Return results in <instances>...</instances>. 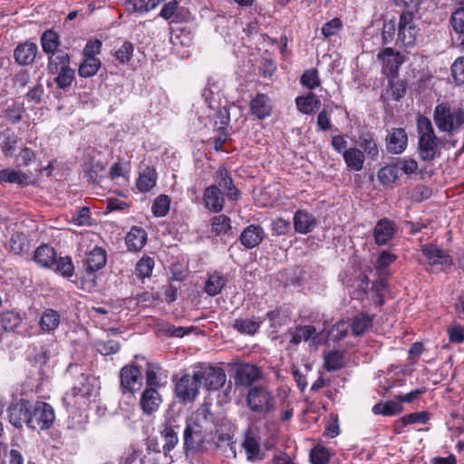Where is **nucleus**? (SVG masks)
Listing matches in <instances>:
<instances>
[{
    "label": "nucleus",
    "mask_w": 464,
    "mask_h": 464,
    "mask_svg": "<svg viewBox=\"0 0 464 464\" xmlns=\"http://www.w3.org/2000/svg\"><path fill=\"white\" fill-rule=\"evenodd\" d=\"M214 416L208 406L194 411L184 430V449L187 453L200 452L213 441Z\"/></svg>",
    "instance_id": "nucleus-1"
},
{
    "label": "nucleus",
    "mask_w": 464,
    "mask_h": 464,
    "mask_svg": "<svg viewBox=\"0 0 464 464\" xmlns=\"http://www.w3.org/2000/svg\"><path fill=\"white\" fill-rule=\"evenodd\" d=\"M417 130L420 158L424 161H430L439 157L440 154V142L435 134L430 120L425 116H419L417 119Z\"/></svg>",
    "instance_id": "nucleus-2"
},
{
    "label": "nucleus",
    "mask_w": 464,
    "mask_h": 464,
    "mask_svg": "<svg viewBox=\"0 0 464 464\" xmlns=\"http://www.w3.org/2000/svg\"><path fill=\"white\" fill-rule=\"evenodd\" d=\"M433 119L440 131L454 133L464 125V111L448 102H441L435 107Z\"/></svg>",
    "instance_id": "nucleus-3"
},
{
    "label": "nucleus",
    "mask_w": 464,
    "mask_h": 464,
    "mask_svg": "<svg viewBox=\"0 0 464 464\" xmlns=\"http://www.w3.org/2000/svg\"><path fill=\"white\" fill-rule=\"evenodd\" d=\"M70 57L68 53L60 51L53 57H49L48 72L53 75L58 87L64 89L71 85L74 71L69 67Z\"/></svg>",
    "instance_id": "nucleus-4"
},
{
    "label": "nucleus",
    "mask_w": 464,
    "mask_h": 464,
    "mask_svg": "<svg viewBox=\"0 0 464 464\" xmlns=\"http://www.w3.org/2000/svg\"><path fill=\"white\" fill-rule=\"evenodd\" d=\"M246 403L252 411L266 414L275 410L276 400L266 387L254 386L248 391Z\"/></svg>",
    "instance_id": "nucleus-5"
},
{
    "label": "nucleus",
    "mask_w": 464,
    "mask_h": 464,
    "mask_svg": "<svg viewBox=\"0 0 464 464\" xmlns=\"http://www.w3.org/2000/svg\"><path fill=\"white\" fill-rule=\"evenodd\" d=\"M420 251L425 257L423 264L430 266V272L445 271L453 264L451 256L435 245H423Z\"/></svg>",
    "instance_id": "nucleus-6"
},
{
    "label": "nucleus",
    "mask_w": 464,
    "mask_h": 464,
    "mask_svg": "<svg viewBox=\"0 0 464 464\" xmlns=\"http://www.w3.org/2000/svg\"><path fill=\"white\" fill-rule=\"evenodd\" d=\"M322 332H318L314 325H295L289 328L285 337L291 345H298L301 342L307 343L310 346L317 348L321 344Z\"/></svg>",
    "instance_id": "nucleus-7"
},
{
    "label": "nucleus",
    "mask_w": 464,
    "mask_h": 464,
    "mask_svg": "<svg viewBox=\"0 0 464 464\" xmlns=\"http://www.w3.org/2000/svg\"><path fill=\"white\" fill-rule=\"evenodd\" d=\"M55 420L53 408L44 401L31 403V416L29 418V428L32 430L49 429Z\"/></svg>",
    "instance_id": "nucleus-8"
},
{
    "label": "nucleus",
    "mask_w": 464,
    "mask_h": 464,
    "mask_svg": "<svg viewBox=\"0 0 464 464\" xmlns=\"http://www.w3.org/2000/svg\"><path fill=\"white\" fill-rule=\"evenodd\" d=\"M414 17L411 13H402L398 23L397 42L404 46H412L419 34Z\"/></svg>",
    "instance_id": "nucleus-9"
},
{
    "label": "nucleus",
    "mask_w": 464,
    "mask_h": 464,
    "mask_svg": "<svg viewBox=\"0 0 464 464\" xmlns=\"http://www.w3.org/2000/svg\"><path fill=\"white\" fill-rule=\"evenodd\" d=\"M200 383L196 371L193 374H185L178 380L175 386L176 396L184 402L193 401L198 395Z\"/></svg>",
    "instance_id": "nucleus-10"
},
{
    "label": "nucleus",
    "mask_w": 464,
    "mask_h": 464,
    "mask_svg": "<svg viewBox=\"0 0 464 464\" xmlns=\"http://www.w3.org/2000/svg\"><path fill=\"white\" fill-rule=\"evenodd\" d=\"M199 383L209 391H217L221 388L227 380L226 373L221 368L207 367L196 371Z\"/></svg>",
    "instance_id": "nucleus-11"
},
{
    "label": "nucleus",
    "mask_w": 464,
    "mask_h": 464,
    "mask_svg": "<svg viewBox=\"0 0 464 464\" xmlns=\"http://www.w3.org/2000/svg\"><path fill=\"white\" fill-rule=\"evenodd\" d=\"M121 389L123 393H134L142 384L140 370L135 365H125L120 372Z\"/></svg>",
    "instance_id": "nucleus-12"
},
{
    "label": "nucleus",
    "mask_w": 464,
    "mask_h": 464,
    "mask_svg": "<svg viewBox=\"0 0 464 464\" xmlns=\"http://www.w3.org/2000/svg\"><path fill=\"white\" fill-rule=\"evenodd\" d=\"M31 416V402L21 400L12 403L8 408V418L10 423L16 427L22 428L26 424L29 428V418Z\"/></svg>",
    "instance_id": "nucleus-13"
},
{
    "label": "nucleus",
    "mask_w": 464,
    "mask_h": 464,
    "mask_svg": "<svg viewBox=\"0 0 464 464\" xmlns=\"http://www.w3.org/2000/svg\"><path fill=\"white\" fill-rule=\"evenodd\" d=\"M295 231L306 235L311 233L317 225L315 217L306 210H297L293 218Z\"/></svg>",
    "instance_id": "nucleus-14"
},
{
    "label": "nucleus",
    "mask_w": 464,
    "mask_h": 464,
    "mask_svg": "<svg viewBox=\"0 0 464 464\" xmlns=\"http://www.w3.org/2000/svg\"><path fill=\"white\" fill-rule=\"evenodd\" d=\"M265 237V231L258 225H249L244 228L240 235L241 244L247 249L257 246Z\"/></svg>",
    "instance_id": "nucleus-15"
},
{
    "label": "nucleus",
    "mask_w": 464,
    "mask_h": 464,
    "mask_svg": "<svg viewBox=\"0 0 464 464\" xmlns=\"http://www.w3.org/2000/svg\"><path fill=\"white\" fill-rule=\"evenodd\" d=\"M408 143V136L404 129H393L387 136V150L393 154L402 153Z\"/></svg>",
    "instance_id": "nucleus-16"
},
{
    "label": "nucleus",
    "mask_w": 464,
    "mask_h": 464,
    "mask_svg": "<svg viewBox=\"0 0 464 464\" xmlns=\"http://www.w3.org/2000/svg\"><path fill=\"white\" fill-rule=\"evenodd\" d=\"M248 461L256 462L264 459V452H262L259 440L249 430L245 435V440L242 444Z\"/></svg>",
    "instance_id": "nucleus-17"
},
{
    "label": "nucleus",
    "mask_w": 464,
    "mask_h": 464,
    "mask_svg": "<svg viewBox=\"0 0 464 464\" xmlns=\"http://www.w3.org/2000/svg\"><path fill=\"white\" fill-rule=\"evenodd\" d=\"M203 202L210 211H221L224 207V198L220 189L214 185L208 187L204 191Z\"/></svg>",
    "instance_id": "nucleus-18"
},
{
    "label": "nucleus",
    "mask_w": 464,
    "mask_h": 464,
    "mask_svg": "<svg viewBox=\"0 0 464 464\" xmlns=\"http://www.w3.org/2000/svg\"><path fill=\"white\" fill-rule=\"evenodd\" d=\"M395 232V225L392 221L388 218L380 219L373 231V236L376 244L378 245H385L387 244L392 237H393Z\"/></svg>",
    "instance_id": "nucleus-19"
},
{
    "label": "nucleus",
    "mask_w": 464,
    "mask_h": 464,
    "mask_svg": "<svg viewBox=\"0 0 464 464\" xmlns=\"http://www.w3.org/2000/svg\"><path fill=\"white\" fill-rule=\"evenodd\" d=\"M250 110L252 114L259 120L270 116L272 112V103L269 97L263 93L257 94L250 102Z\"/></svg>",
    "instance_id": "nucleus-20"
},
{
    "label": "nucleus",
    "mask_w": 464,
    "mask_h": 464,
    "mask_svg": "<svg viewBox=\"0 0 464 464\" xmlns=\"http://www.w3.org/2000/svg\"><path fill=\"white\" fill-rule=\"evenodd\" d=\"M38 47L34 43L25 42L14 50V59L21 65L31 64L37 54Z\"/></svg>",
    "instance_id": "nucleus-21"
},
{
    "label": "nucleus",
    "mask_w": 464,
    "mask_h": 464,
    "mask_svg": "<svg viewBox=\"0 0 464 464\" xmlns=\"http://www.w3.org/2000/svg\"><path fill=\"white\" fill-rule=\"evenodd\" d=\"M140 403L143 412L149 415L158 410L161 397L155 388H149L142 392Z\"/></svg>",
    "instance_id": "nucleus-22"
},
{
    "label": "nucleus",
    "mask_w": 464,
    "mask_h": 464,
    "mask_svg": "<svg viewBox=\"0 0 464 464\" xmlns=\"http://www.w3.org/2000/svg\"><path fill=\"white\" fill-rule=\"evenodd\" d=\"M261 375L259 368L253 364H242L237 369V382L241 385H250Z\"/></svg>",
    "instance_id": "nucleus-23"
},
{
    "label": "nucleus",
    "mask_w": 464,
    "mask_h": 464,
    "mask_svg": "<svg viewBox=\"0 0 464 464\" xmlns=\"http://www.w3.org/2000/svg\"><path fill=\"white\" fill-rule=\"evenodd\" d=\"M34 260L42 267H50L55 263L56 253L52 246L43 244L35 249Z\"/></svg>",
    "instance_id": "nucleus-24"
},
{
    "label": "nucleus",
    "mask_w": 464,
    "mask_h": 464,
    "mask_svg": "<svg viewBox=\"0 0 464 464\" xmlns=\"http://www.w3.org/2000/svg\"><path fill=\"white\" fill-rule=\"evenodd\" d=\"M106 252L102 247H94L86 257V270L93 273L102 269L106 264Z\"/></svg>",
    "instance_id": "nucleus-25"
},
{
    "label": "nucleus",
    "mask_w": 464,
    "mask_h": 464,
    "mask_svg": "<svg viewBox=\"0 0 464 464\" xmlns=\"http://www.w3.org/2000/svg\"><path fill=\"white\" fill-rule=\"evenodd\" d=\"M343 160L348 168L354 171H360L364 164V153L357 148H349L343 151Z\"/></svg>",
    "instance_id": "nucleus-26"
},
{
    "label": "nucleus",
    "mask_w": 464,
    "mask_h": 464,
    "mask_svg": "<svg viewBox=\"0 0 464 464\" xmlns=\"http://www.w3.org/2000/svg\"><path fill=\"white\" fill-rule=\"evenodd\" d=\"M295 104L299 111L304 114H312L321 104L318 97L313 92L295 98Z\"/></svg>",
    "instance_id": "nucleus-27"
},
{
    "label": "nucleus",
    "mask_w": 464,
    "mask_h": 464,
    "mask_svg": "<svg viewBox=\"0 0 464 464\" xmlns=\"http://www.w3.org/2000/svg\"><path fill=\"white\" fill-rule=\"evenodd\" d=\"M147 240V234L144 229L140 227H132L126 236V245L130 251L140 250Z\"/></svg>",
    "instance_id": "nucleus-28"
},
{
    "label": "nucleus",
    "mask_w": 464,
    "mask_h": 464,
    "mask_svg": "<svg viewBox=\"0 0 464 464\" xmlns=\"http://www.w3.org/2000/svg\"><path fill=\"white\" fill-rule=\"evenodd\" d=\"M157 180V173L153 168L146 167L140 174L136 186L140 192H149L151 190Z\"/></svg>",
    "instance_id": "nucleus-29"
},
{
    "label": "nucleus",
    "mask_w": 464,
    "mask_h": 464,
    "mask_svg": "<svg viewBox=\"0 0 464 464\" xmlns=\"http://www.w3.org/2000/svg\"><path fill=\"white\" fill-rule=\"evenodd\" d=\"M226 283L227 279L223 275L218 272H213L208 275L206 280L205 292L210 296H215L222 291Z\"/></svg>",
    "instance_id": "nucleus-30"
},
{
    "label": "nucleus",
    "mask_w": 464,
    "mask_h": 464,
    "mask_svg": "<svg viewBox=\"0 0 464 464\" xmlns=\"http://www.w3.org/2000/svg\"><path fill=\"white\" fill-rule=\"evenodd\" d=\"M41 44L43 51L47 54H51L50 57L55 56L56 53L61 51L57 50L59 45V36L53 30H47L42 34Z\"/></svg>",
    "instance_id": "nucleus-31"
},
{
    "label": "nucleus",
    "mask_w": 464,
    "mask_h": 464,
    "mask_svg": "<svg viewBox=\"0 0 464 464\" xmlns=\"http://www.w3.org/2000/svg\"><path fill=\"white\" fill-rule=\"evenodd\" d=\"M61 316L53 309H45L41 316L39 324L44 332L54 331L60 324Z\"/></svg>",
    "instance_id": "nucleus-32"
},
{
    "label": "nucleus",
    "mask_w": 464,
    "mask_h": 464,
    "mask_svg": "<svg viewBox=\"0 0 464 464\" xmlns=\"http://www.w3.org/2000/svg\"><path fill=\"white\" fill-rule=\"evenodd\" d=\"M10 249L16 255H25L30 250V243L26 236L21 232H14L10 238Z\"/></svg>",
    "instance_id": "nucleus-33"
},
{
    "label": "nucleus",
    "mask_w": 464,
    "mask_h": 464,
    "mask_svg": "<svg viewBox=\"0 0 464 464\" xmlns=\"http://www.w3.org/2000/svg\"><path fill=\"white\" fill-rule=\"evenodd\" d=\"M378 59L381 60L383 65L392 72L396 71L401 63L400 54L395 53L392 48L383 49L378 53Z\"/></svg>",
    "instance_id": "nucleus-34"
},
{
    "label": "nucleus",
    "mask_w": 464,
    "mask_h": 464,
    "mask_svg": "<svg viewBox=\"0 0 464 464\" xmlns=\"http://www.w3.org/2000/svg\"><path fill=\"white\" fill-rule=\"evenodd\" d=\"M63 403L67 408L72 409H83L87 407L90 402V399L85 397L84 395L79 393L75 390H72L70 392H67L63 399Z\"/></svg>",
    "instance_id": "nucleus-35"
},
{
    "label": "nucleus",
    "mask_w": 464,
    "mask_h": 464,
    "mask_svg": "<svg viewBox=\"0 0 464 464\" xmlns=\"http://www.w3.org/2000/svg\"><path fill=\"white\" fill-rule=\"evenodd\" d=\"M163 439L162 450L165 454L170 452L179 442L178 432L170 425H166L160 432Z\"/></svg>",
    "instance_id": "nucleus-36"
},
{
    "label": "nucleus",
    "mask_w": 464,
    "mask_h": 464,
    "mask_svg": "<svg viewBox=\"0 0 464 464\" xmlns=\"http://www.w3.org/2000/svg\"><path fill=\"white\" fill-rule=\"evenodd\" d=\"M400 172L396 163L387 165L378 171V179L382 185L394 183L399 178Z\"/></svg>",
    "instance_id": "nucleus-37"
},
{
    "label": "nucleus",
    "mask_w": 464,
    "mask_h": 464,
    "mask_svg": "<svg viewBox=\"0 0 464 464\" xmlns=\"http://www.w3.org/2000/svg\"><path fill=\"white\" fill-rule=\"evenodd\" d=\"M402 411L400 401H389L385 403H377L372 407L374 414L392 416Z\"/></svg>",
    "instance_id": "nucleus-38"
},
{
    "label": "nucleus",
    "mask_w": 464,
    "mask_h": 464,
    "mask_svg": "<svg viewBox=\"0 0 464 464\" xmlns=\"http://www.w3.org/2000/svg\"><path fill=\"white\" fill-rule=\"evenodd\" d=\"M217 182L224 190H227L230 198H236L237 189L233 186V181L226 169H218L217 171Z\"/></svg>",
    "instance_id": "nucleus-39"
},
{
    "label": "nucleus",
    "mask_w": 464,
    "mask_h": 464,
    "mask_svg": "<svg viewBox=\"0 0 464 464\" xmlns=\"http://www.w3.org/2000/svg\"><path fill=\"white\" fill-rule=\"evenodd\" d=\"M101 67V62L96 57H84L83 62L79 67V74L82 77H92L93 76Z\"/></svg>",
    "instance_id": "nucleus-40"
},
{
    "label": "nucleus",
    "mask_w": 464,
    "mask_h": 464,
    "mask_svg": "<svg viewBox=\"0 0 464 464\" xmlns=\"http://www.w3.org/2000/svg\"><path fill=\"white\" fill-rule=\"evenodd\" d=\"M2 179L3 182L15 183L18 185H26L29 182V176L20 170L14 169H3Z\"/></svg>",
    "instance_id": "nucleus-41"
},
{
    "label": "nucleus",
    "mask_w": 464,
    "mask_h": 464,
    "mask_svg": "<svg viewBox=\"0 0 464 464\" xmlns=\"http://www.w3.org/2000/svg\"><path fill=\"white\" fill-rule=\"evenodd\" d=\"M162 369L160 366L154 362H148L146 368V382L148 385L154 388L159 386L161 381Z\"/></svg>",
    "instance_id": "nucleus-42"
},
{
    "label": "nucleus",
    "mask_w": 464,
    "mask_h": 464,
    "mask_svg": "<svg viewBox=\"0 0 464 464\" xmlns=\"http://www.w3.org/2000/svg\"><path fill=\"white\" fill-rule=\"evenodd\" d=\"M212 230L218 236L228 235L231 230L230 219L225 215L216 216L211 219Z\"/></svg>",
    "instance_id": "nucleus-43"
},
{
    "label": "nucleus",
    "mask_w": 464,
    "mask_h": 464,
    "mask_svg": "<svg viewBox=\"0 0 464 464\" xmlns=\"http://www.w3.org/2000/svg\"><path fill=\"white\" fill-rule=\"evenodd\" d=\"M234 327L241 334H254L260 327V322L256 319H237Z\"/></svg>",
    "instance_id": "nucleus-44"
},
{
    "label": "nucleus",
    "mask_w": 464,
    "mask_h": 464,
    "mask_svg": "<svg viewBox=\"0 0 464 464\" xmlns=\"http://www.w3.org/2000/svg\"><path fill=\"white\" fill-rule=\"evenodd\" d=\"M22 322L21 316L17 312L6 311L1 314L2 327L5 331H13L20 325Z\"/></svg>",
    "instance_id": "nucleus-45"
},
{
    "label": "nucleus",
    "mask_w": 464,
    "mask_h": 464,
    "mask_svg": "<svg viewBox=\"0 0 464 464\" xmlns=\"http://www.w3.org/2000/svg\"><path fill=\"white\" fill-rule=\"evenodd\" d=\"M72 389L84 395L88 399H90L92 396H95L97 392L95 385L91 382L89 377L84 375L80 377L79 383Z\"/></svg>",
    "instance_id": "nucleus-46"
},
{
    "label": "nucleus",
    "mask_w": 464,
    "mask_h": 464,
    "mask_svg": "<svg viewBox=\"0 0 464 464\" xmlns=\"http://www.w3.org/2000/svg\"><path fill=\"white\" fill-rule=\"evenodd\" d=\"M372 319L364 314L356 316L352 324V331L355 335L362 334L372 325Z\"/></svg>",
    "instance_id": "nucleus-47"
},
{
    "label": "nucleus",
    "mask_w": 464,
    "mask_h": 464,
    "mask_svg": "<svg viewBox=\"0 0 464 464\" xmlns=\"http://www.w3.org/2000/svg\"><path fill=\"white\" fill-rule=\"evenodd\" d=\"M170 199L166 195L159 196L153 202L152 212L156 217H164L169 210Z\"/></svg>",
    "instance_id": "nucleus-48"
},
{
    "label": "nucleus",
    "mask_w": 464,
    "mask_h": 464,
    "mask_svg": "<svg viewBox=\"0 0 464 464\" xmlns=\"http://www.w3.org/2000/svg\"><path fill=\"white\" fill-rule=\"evenodd\" d=\"M360 146L371 159L376 160L378 158L379 147L375 140L372 136L367 135L362 138L360 141Z\"/></svg>",
    "instance_id": "nucleus-49"
},
{
    "label": "nucleus",
    "mask_w": 464,
    "mask_h": 464,
    "mask_svg": "<svg viewBox=\"0 0 464 464\" xmlns=\"http://www.w3.org/2000/svg\"><path fill=\"white\" fill-rule=\"evenodd\" d=\"M154 267V260L149 256L142 257L136 265V274L140 278L150 277Z\"/></svg>",
    "instance_id": "nucleus-50"
},
{
    "label": "nucleus",
    "mask_w": 464,
    "mask_h": 464,
    "mask_svg": "<svg viewBox=\"0 0 464 464\" xmlns=\"http://www.w3.org/2000/svg\"><path fill=\"white\" fill-rule=\"evenodd\" d=\"M329 459V451L322 445L315 446L310 452V460L313 464H326Z\"/></svg>",
    "instance_id": "nucleus-51"
},
{
    "label": "nucleus",
    "mask_w": 464,
    "mask_h": 464,
    "mask_svg": "<svg viewBox=\"0 0 464 464\" xmlns=\"http://www.w3.org/2000/svg\"><path fill=\"white\" fill-rule=\"evenodd\" d=\"M300 81L304 87L310 90H314V88L320 86L321 83L318 72L315 69L305 71L302 74Z\"/></svg>",
    "instance_id": "nucleus-52"
},
{
    "label": "nucleus",
    "mask_w": 464,
    "mask_h": 464,
    "mask_svg": "<svg viewBox=\"0 0 464 464\" xmlns=\"http://www.w3.org/2000/svg\"><path fill=\"white\" fill-rule=\"evenodd\" d=\"M134 47L130 42H124L122 45L115 51V58L121 63H127L133 55Z\"/></svg>",
    "instance_id": "nucleus-53"
},
{
    "label": "nucleus",
    "mask_w": 464,
    "mask_h": 464,
    "mask_svg": "<svg viewBox=\"0 0 464 464\" xmlns=\"http://www.w3.org/2000/svg\"><path fill=\"white\" fill-rule=\"evenodd\" d=\"M54 264L56 265V271L59 272L63 276L71 277L73 275L74 266L71 257H60Z\"/></svg>",
    "instance_id": "nucleus-54"
},
{
    "label": "nucleus",
    "mask_w": 464,
    "mask_h": 464,
    "mask_svg": "<svg viewBox=\"0 0 464 464\" xmlns=\"http://www.w3.org/2000/svg\"><path fill=\"white\" fill-rule=\"evenodd\" d=\"M399 172L401 171L407 176L416 174L418 171V163L415 160L410 158H403L396 162Z\"/></svg>",
    "instance_id": "nucleus-55"
},
{
    "label": "nucleus",
    "mask_w": 464,
    "mask_h": 464,
    "mask_svg": "<svg viewBox=\"0 0 464 464\" xmlns=\"http://www.w3.org/2000/svg\"><path fill=\"white\" fill-rule=\"evenodd\" d=\"M97 351L103 355L114 354L120 350V343L115 340L99 341L96 343Z\"/></svg>",
    "instance_id": "nucleus-56"
},
{
    "label": "nucleus",
    "mask_w": 464,
    "mask_h": 464,
    "mask_svg": "<svg viewBox=\"0 0 464 464\" xmlns=\"http://www.w3.org/2000/svg\"><path fill=\"white\" fill-rule=\"evenodd\" d=\"M397 33H398V24H396L392 20L386 22L383 24L382 32V44H388L392 43L394 40L395 34H397Z\"/></svg>",
    "instance_id": "nucleus-57"
},
{
    "label": "nucleus",
    "mask_w": 464,
    "mask_h": 464,
    "mask_svg": "<svg viewBox=\"0 0 464 464\" xmlns=\"http://www.w3.org/2000/svg\"><path fill=\"white\" fill-rule=\"evenodd\" d=\"M395 260L396 256L393 254L382 251L375 262V268L380 273H383Z\"/></svg>",
    "instance_id": "nucleus-58"
},
{
    "label": "nucleus",
    "mask_w": 464,
    "mask_h": 464,
    "mask_svg": "<svg viewBox=\"0 0 464 464\" xmlns=\"http://www.w3.org/2000/svg\"><path fill=\"white\" fill-rule=\"evenodd\" d=\"M343 365V358L338 352H330L324 357V366L327 371H335Z\"/></svg>",
    "instance_id": "nucleus-59"
},
{
    "label": "nucleus",
    "mask_w": 464,
    "mask_h": 464,
    "mask_svg": "<svg viewBox=\"0 0 464 464\" xmlns=\"http://www.w3.org/2000/svg\"><path fill=\"white\" fill-rule=\"evenodd\" d=\"M429 420V415L424 411H417L407 414L401 418L402 425H410L413 423H426Z\"/></svg>",
    "instance_id": "nucleus-60"
},
{
    "label": "nucleus",
    "mask_w": 464,
    "mask_h": 464,
    "mask_svg": "<svg viewBox=\"0 0 464 464\" xmlns=\"http://www.w3.org/2000/svg\"><path fill=\"white\" fill-rule=\"evenodd\" d=\"M451 24L458 34H464V6L458 8L451 15Z\"/></svg>",
    "instance_id": "nucleus-61"
},
{
    "label": "nucleus",
    "mask_w": 464,
    "mask_h": 464,
    "mask_svg": "<svg viewBox=\"0 0 464 464\" xmlns=\"http://www.w3.org/2000/svg\"><path fill=\"white\" fill-rule=\"evenodd\" d=\"M451 73L459 84H464V56L458 58L451 65Z\"/></svg>",
    "instance_id": "nucleus-62"
},
{
    "label": "nucleus",
    "mask_w": 464,
    "mask_h": 464,
    "mask_svg": "<svg viewBox=\"0 0 464 464\" xmlns=\"http://www.w3.org/2000/svg\"><path fill=\"white\" fill-rule=\"evenodd\" d=\"M343 24L339 18H334L327 22L322 28V33L325 38L335 35L342 28Z\"/></svg>",
    "instance_id": "nucleus-63"
},
{
    "label": "nucleus",
    "mask_w": 464,
    "mask_h": 464,
    "mask_svg": "<svg viewBox=\"0 0 464 464\" xmlns=\"http://www.w3.org/2000/svg\"><path fill=\"white\" fill-rule=\"evenodd\" d=\"M24 113V108L20 103H13L8 106L5 110V115L8 120L12 122L15 123L22 120V116Z\"/></svg>",
    "instance_id": "nucleus-64"
}]
</instances>
